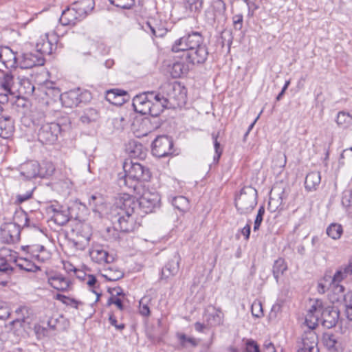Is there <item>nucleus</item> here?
Masks as SVG:
<instances>
[{
	"instance_id": "nucleus-36",
	"label": "nucleus",
	"mask_w": 352,
	"mask_h": 352,
	"mask_svg": "<svg viewBox=\"0 0 352 352\" xmlns=\"http://www.w3.org/2000/svg\"><path fill=\"white\" fill-rule=\"evenodd\" d=\"M287 269V266L283 258H279L275 261L273 265L272 272L276 282L278 281L279 276L283 274L284 272L286 271Z\"/></svg>"
},
{
	"instance_id": "nucleus-56",
	"label": "nucleus",
	"mask_w": 352,
	"mask_h": 352,
	"mask_svg": "<svg viewBox=\"0 0 352 352\" xmlns=\"http://www.w3.org/2000/svg\"><path fill=\"white\" fill-rule=\"evenodd\" d=\"M145 298H143L140 301V313L144 316H148L150 315V309L146 304L144 303Z\"/></svg>"
},
{
	"instance_id": "nucleus-2",
	"label": "nucleus",
	"mask_w": 352,
	"mask_h": 352,
	"mask_svg": "<svg viewBox=\"0 0 352 352\" xmlns=\"http://www.w3.org/2000/svg\"><path fill=\"white\" fill-rule=\"evenodd\" d=\"M172 99L176 100L175 96L169 95V98H165L154 91L145 92L134 97L133 106L137 112L142 115L148 114L155 119L164 108L168 107Z\"/></svg>"
},
{
	"instance_id": "nucleus-48",
	"label": "nucleus",
	"mask_w": 352,
	"mask_h": 352,
	"mask_svg": "<svg viewBox=\"0 0 352 352\" xmlns=\"http://www.w3.org/2000/svg\"><path fill=\"white\" fill-rule=\"evenodd\" d=\"M110 3L122 9H130L135 3V0H109Z\"/></svg>"
},
{
	"instance_id": "nucleus-60",
	"label": "nucleus",
	"mask_w": 352,
	"mask_h": 352,
	"mask_svg": "<svg viewBox=\"0 0 352 352\" xmlns=\"http://www.w3.org/2000/svg\"><path fill=\"white\" fill-rule=\"evenodd\" d=\"M109 322L111 325L114 326L116 329L119 331H122L124 329L125 325L123 323H121L120 324H118L117 320L113 314H111L109 318Z\"/></svg>"
},
{
	"instance_id": "nucleus-37",
	"label": "nucleus",
	"mask_w": 352,
	"mask_h": 352,
	"mask_svg": "<svg viewBox=\"0 0 352 352\" xmlns=\"http://www.w3.org/2000/svg\"><path fill=\"white\" fill-rule=\"evenodd\" d=\"M337 124L343 129L347 128L352 122V116L345 111L338 112L336 118Z\"/></svg>"
},
{
	"instance_id": "nucleus-62",
	"label": "nucleus",
	"mask_w": 352,
	"mask_h": 352,
	"mask_svg": "<svg viewBox=\"0 0 352 352\" xmlns=\"http://www.w3.org/2000/svg\"><path fill=\"white\" fill-rule=\"evenodd\" d=\"M346 276H344V273L340 268L338 270L336 271L335 274L333 276L332 282L333 283H340L344 278H346Z\"/></svg>"
},
{
	"instance_id": "nucleus-58",
	"label": "nucleus",
	"mask_w": 352,
	"mask_h": 352,
	"mask_svg": "<svg viewBox=\"0 0 352 352\" xmlns=\"http://www.w3.org/2000/svg\"><path fill=\"white\" fill-rule=\"evenodd\" d=\"M251 232V220H248L247 224L241 230V233L244 236L245 240L250 239Z\"/></svg>"
},
{
	"instance_id": "nucleus-57",
	"label": "nucleus",
	"mask_w": 352,
	"mask_h": 352,
	"mask_svg": "<svg viewBox=\"0 0 352 352\" xmlns=\"http://www.w3.org/2000/svg\"><path fill=\"white\" fill-rule=\"evenodd\" d=\"M33 189L30 191L27 192L25 194H19L16 195V201L19 204H21L32 197Z\"/></svg>"
},
{
	"instance_id": "nucleus-14",
	"label": "nucleus",
	"mask_w": 352,
	"mask_h": 352,
	"mask_svg": "<svg viewBox=\"0 0 352 352\" xmlns=\"http://www.w3.org/2000/svg\"><path fill=\"white\" fill-rule=\"evenodd\" d=\"M322 342L327 349L331 352H342L344 349L342 338L338 335L325 333L322 336Z\"/></svg>"
},
{
	"instance_id": "nucleus-17",
	"label": "nucleus",
	"mask_w": 352,
	"mask_h": 352,
	"mask_svg": "<svg viewBox=\"0 0 352 352\" xmlns=\"http://www.w3.org/2000/svg\"><path fill=\"white\" fill-rule=\"evenodd\" d=\"M45 39H43L42 42H39L36 44V51L42 54H52L53 52L56 49L57 37L54 34L50 35L49 34H45Z\"/></svg>"
},
{
	"instance_id": "nucleus-22",
	"label": "nucleus",
	"mask_w": 352,
	"mask_h": 352,
	"mask_svg": "<svg viewBox=\"0 0 352 352\" xmlns=\"http://www.w3.org/2000/svg\"><path fill=\"white\" fill-rule=\"evenodd\" d=\"M175 338L178 342V349H189L190 348H196L199 345V340L193 337L188 336L182 332L175 333Z\"/></svg>"
},
{
	"instance_id": "nucleus-64",
	"label": "nucleus",
	"mask_w": 352,
	"mask_h": 352,
	"mask_svg": "<svg viewBox=\"0 0 352 352\" xmlns=\"http://www.w3.org/2000/svg\"><path fill=\"white\" fill-rule=\"evenodd\" d=\"M340 269L344 273V276L347 277L348 276L351 275L352 274V262L349 263L346 265L341 267Z\"/></svg>"
},
{
	"instance_id": "nucleus-5",
	"label": "nucleus",
	"mask_w": 352,
	"mask_h": 352,
	"mask_svg": "<svg viewBox=\"0 0 352 352\" xmlns=\"http://www.w3.org/2000/svg\"><path fill=\"white\" fill-rule=\"evenodd\" d=\"M35 131H36L37 139L41 143L52 145L58 140L62 129L58 123L50 122L35 129Z\"/></svg>"
},
{
	"instance_id": "nucleus-4",
	"label": "nucleus",
	"mask_w": 352,
	"mask_h": 352,
	"mask_svg": "<svg viewBox=\"0 0 352 352\" xmlns=\"http://www.w3.org/2000/svg\"><path fill=\"white\" fill-rule=\"evenodd\" d=\"M257 204V190L249 186L243 187L236 195L234 205L240 214L250 213Z\"/></svg>"
},
{
	"instance_id": "nucleus-43",
	"label": "nucleus",
	"mask_w": 352,
	"mask_h": 352,
	"mask_svg": "<svg viewBox=\"0 0 352 352\" xmlns=\"http://www.w3.org/2000/svg\"><path fill=\"white\" fill-rule=\"evenodd\" d=\"M126 95H127V93L124 90L118 89H111L107 91L106 99L109 102L117 104L118 102L115 101V100L118 97L124 96Z\"/></svg>"
},
{
	"instance_id": "nucleus-44",
	"label": "nucleus",
	"mask_w": 352,
	"mask_h": 352,
	"mask_svg": "<svg viewBox=\"0 0 352 352\" xmlns=\"http://www.w3.org/2000/svg\"><path fill=\"white\" fill-rule=\"evenodd\" d=\"M188 68L183 63L177 62L173 65L171 75L173 78H179L182 75L186 74Z\"/></svg>"
},
{
	"instance_id": "nucleus-47",
	"label": "nucleus",
	"mask_w": 352,
	"mask_h": 352,
	"mask_svg": "<svg viewBox=\"0 0 352 352\" xmlns=\"http://www.w3.org/2000/svg\"><path fill=\"white\" fill-rule=\"evenodd\" d=\"M252 314L254 317L260 318L263 316L262 303L260 300H254L251 306Z\"/></svg>"
},
{
	"instance_id": "nucleus-8",
	"label": "nucleus",
	"mask_w": 352,
	"mask_h": 352,
	"mask_svg": "<svg viewBox=\"0 0 352 352\" xmlns=\"http://www.w3.org/2000/svg\"><path fill=\"white\" fill-rule=\"evenodd\" d=\"M309 329L302 336V340L299 343L298 352H319L318 347V336L314 331L316 323L308 324Z\"/></svg>"
},
{
	"instance_id": "nucleus-53",
	"label": "nucleus",
	"mask_w": 352,
	"mask_h": 352,
	"mask_svg": "<svg viewBox=\"0 0 352 352\" xmlns=\"http://www.w3.org/2000/svg\"><path fill=\"white\" fill-rule=\"evenodd\" d=\"M133 144L134 145V149H131V147H132L131 143H130L129 147L128 149L129 150L131 156L132 157L135 158L140 155V154L142 153V145L141 144H138L135 142H133Z\"/></svg>"
},
{
	"instance_id": "nucleus-3",
	"label": "nucleus",
	"mask_w": 352,
	"mask_h": 352,
	"mask_svg": "<svg viewBox=\"0 0 352 352\" xmlns=\"http://www.w3.org/2000/svg\"><path fill=\"white\" fill-rule=\"evenodd\" d=\"M124 174L118 178V185L125 187L131 192L139 194L140 182H148L151 177L150 170L133 160H126L123 164Z\"/></svg>"
},
{
	"instance_id": "nucleus-42",
	"label": "nucleus",
	"mask_w": 352,
	"mask_h": 352,
	"mask_svg": "<svg viewBox=\"0 0 352 352\" xmlns=\"http://www.w3.org/2000/svg\"><path fill=\"white\" fill-rule=\"evenodd\" d=\"M343 230L340 224L332 223L327 228V234L333 239H338L340 238Z\"/></svg>"
},
{
	"instance_id": "nucleus-49",
	"label": "nucleus",
	"mask_w": 352,
	"mask_h": 352,
	"mask_svg": "<svg viewBox=\"0 0 352 352\" xmlns=\"http://www.w3.org/2000/svg\"><path fill=\"white\" fill-rule=\"evenodd\" d=\"M264 214H265V208L263 206H261L258 210L257 214L256 216V219L254 222L253 230L254 232L259 230L261 223L263 220Z\"/></svg>"
},
{
	"instance_id": "nucleus-28",
	"label": "nucleus",
	"mask_w": 352,
	"mask_h": 352,
	"mask_svg": "<svg viewBox=\"0 0 352 352\" xmlns=\"http://www.w3.org/2000/svg\"><path fill=\"white\" fill-rule=\"evenodd\" d=\"M70 208L63 207L56 214H53L52 219L60 226L66 225L71 219Z\"/></svg>"
},
{
	"instance_id": "nucleus-63",
	"label": "nucleus",
	"mask_w": 352,
	"mask_h": 352,
	"mask_svg": "<svg viewBox=\"0 0 352 352\" xmlns=\"http://www.w3.org/2000/svg\"><path fill=\"white\" fill-rule=\"evenodd\" d=\"M108 292L111 294V296L119 297L120 296H124L123 290L121 287H113L109 288Z\"/></svg>"
},
{
	"instance_id": "nucleus-18",
	"label": "nucleus",
	"mask_w": 352,
	"mask_h": 352,
	"mask_svg": "<svg viewBox=\"0 0 352 352\" xmlns=\"http://www.w3.org/2000/svg\"><path fill=\"white\" fill-rule=\"evenodd\" d=\"M82 20V18L73 5L70 7H67L62 12L61 16L59 19L60 23L63 25H74Z\"/></svg>"
},
{
	"instance_id": "nucleus-27",
	"label": "nucleus",
	"mask_w": 352,
	"mask_h": 352,
	"mask_svg": "<svg viewBox=\"0 0 352 352\" xmlns=\"http://www.w3.org/2000/svg\"><path fill=\"white\" fill-rule=\"evenodd\" d=\"M183 6L186 15L199 12L203 7V0H183Z\"/></svg>"
},
{
	"instance_id": "nucleus-46",
	"label": "nucleus",
	"mask_w": 352,
	"mask_h": 352,
	"mask_svg": "<svg viewBox=\"0 0 352 352\" xmlns=\"http://www.w3.org/2000/svg\"><path fill=\"white\" fill-rule=\"evenodd\" d=\"M171 49L173 52H184V54H185L186 52H188V44L184 41V36L181 37L179 39H177L172 45Z\"/></svg>"
},
{
	"instance_id": "nucleus-33",
	"label": "nucleus",
	"mask_w": 352,
	"mask_h": 352,
	"mask_svg": "<svg viewBox=\"0 0 352 352\" xmlns=\"http://www.w3.org/2000/svg\"><path fill=\"white\" fill-rule=\"evenodd\" d=\"M2 58L1 63H3L6 67H15L17 64V58L16 54L8 47H4V52Z\"/></svg>"
},
{
	"instance_id": "nucleus-12",
	"label": "nucleus",
	"mask_w": 352,
	"mask_h": 352,
	"mask_svg": "<svg viewBox=\"0 0 352 352\" xmlns=\"http://www.w3.org/2000/svg\"><path fill=\"white\" fill-rule=\"evenodd\" d=\"M1 87L4 91L10 94V96L13 98H17L18 105L24 106V98L20 97L18 94V87L15 82L13 75L10 72L4 74L2 80H1Z\"/></svg>"
},
{
	"instance_id": "nucleus-51",
	"label": "nucleus",
	"mask_w": 352,
	"mask_h": 352,
	"mask_svg": "<svg viewBox=\"0 0 352 352\" xmlns=\"http://www.w3.org/2000/svg\"><path fill=\"white\" fill-rule=\"evenodd\" d=\"M245 352H261L259 345L252 339L245 341Z\"/></svg>"
},
{
	"instance_id": "nucleus-24",
	"label": "nucleus",
	"mask_w": 352,
	"mask_h": 352,
	"mask_svg": "<svg viewBox=\"0 0 352 352\" xmlns=\"http://www.w3.org/2000/svg\"><path fill=\"white\" fill-rule=\"evenodd\" d=\"M90 256L91 259L98 263H110L113 261V257L109 255L108 252L104 250L102 247H96L90 252Z\"/></svg>"
},
{
	"instance_id": "nucleus-31",
	"label": "nucleus",
	"mask_w": 352,
	"mask_h": 352,
	"mask_svg": "<svg viewBox=\"0 0 352 352\" xmlns=\"http://www.w3.org/2000/svg\"><path fill=\"white\" fill-rule=\"evenodd\" d=\"M214 12V21H224L226 19L225 14L226 10V5L223 0H214L212 4Z\"/></svg>"
},
{
	"instance_id": "nucleus-38",
	"label": "nucleus",
	"mask_w": 352,
	"mask_h": 352,
	"mask_svg": "<svg viewBox=\"0 0 352 352\" xmlns=\"http://www.w3.org/2000/svg\"><path fill=\"white\" fill-rule=\"evenodd\" d=\"M172 204L175 208L182 212H186L189 209V201L184 196L174 197Z\"/></svg>"
},
{
	"instance_id": "nucleus-25",
	"label": "nucleus",
	"mask_w": 352,
	"mask_h": 352,
	"mask_svg": "<svg viewBox=\"0 0 352 352\" xmlns=\"http://www.w3.org/2000/svg\"><path fill=\"white\" fill-rule=\"evenodd\" d=\"M179 256L175 255L162 270V278H168L176 275L179 271Z\"/></svg>"
},
{
	"instance_id": "nucleus-23",
	"label": "nucleus",
	"mask_w": 352,
	"mask_h": 352,
	"mask_svg": "<svg viewBox=\"0 0 352 352\" xmlns=\"http://www.w3.org/2000/svg\"><path fill=\"white\" fill-rule=\"evenodd\" d=\"M83 20L94 8V0H80L72 3Z\"/></svg>"
},
{
	"instance_id": "nucleus-32",
	"label": "nucleus",
	"mask_w": 352,
	"mask_h": 352,
	"mask_svg": "<svg viewBox=\"0 0 352 352\" xmlns=\"http://www.w3.org/2000/svg\"><path fill=\"white\" fill-rule=\"evenodd\" d=\"M17 219H19V223L23 221H24L23 224L21 226V229L34 228L41 231V229L34 223L30 221L26 212L23 211L16 212L14 216V220L16 221Z\"/></svg>"
},
{
	"instance_id": "nucleus-59",
	"label": "nucleus",
	"mask_w": 352,
	"mask_h": 352,
	"mask_svg": "<svg viewBox=\"0 0 352 352\" xmlns=\"http://www.w3.org/2000/svg\"><path fill=\"white\" fill-rule=\"evenodd\" d=\"M14 99L17 100V98H13L12 96H10L9 93H7L6 91H3L0 93V103L2 104H4L10 100H13Z\"/></svg>"
},
{
	"instance_id": "nucleus-1",
	"label": "nucleus",
	"mask_w": 352,
	"mask_h": 352,
	"mask_svg": "<svg viewBox=\"0 0 352 352\" xmlns=\"http://www.w3.org/2000/svg\"><path fill=\"white\" fill-rule=\"evenodd\" d=\"M138 206V200L129 193L119 197L111 211V221L116 229L123 232H130L134 230L135 223L133 214Z\"/></svg>"
},
{
	"instance_id": "nucleus-34",
	"label": "nucleus",
	"mask_w": 352,
	"mask_h": 352,
	"mask_svg": "<svg viewBox=\"0 0 352 352\" xmlns=\"http://www.w3.org/2000/svg\"><path fill=\"white\" fill-rule=\"evenodd\" d=\"M30 118L35 129H38L42 125H44L47 122L45 120V114L41 110L35 109L32 111Z\"/></svg>"
},
{
	"instance_id": "nucleus-29",
	"label": "nucleus",
	"mask_w": 352,
	"mask_h": 352,
	"mask_svg": "<svg viewBox=\"0 0 352 352\" xmlns=\"http://www.w3.org/2000/svg\"><path fill=\"white\" fill-rule=\"evenodd\" d=\"M99 118V111L96 109L89 107L83 111L80 120L84 124H90L96 122Z\"/></svg>"
},
{
	"instance_id": "nucleus-21",
	"label": "nucleus",
	"mask_w": 352,
	"mask_h": 352,
	"mask_svg": "<svg viewBox=\"0 0 352 352\" xmlns=\"http://www.w3.org/2000/svg\"><path fill=\"white\" fill-rule=\"evenodd\" d=\"M324 307L322 306V302L319 300H316L314 303L309 308L306 317L305 322L307 325H312L313 322L317 323L318 320L319 315L321 316L322 311L324 310ZM318 324H316V326Z\"/></svg>"
},
{
	"instance_id": "nucleus-61",
	"label": "nucleus",
	"mask_w": 352,
	"mask_h": 352,
	"mask_svg": "<svg viewBox=\"0 0 352 352\" xmlns=\"http://www.w3.org/2000/svg\"><path fill=\"white\" fill-rule=\"evenodd\" d=\"M146 26L149 28L151 34L155 36V37H160V36H163V32H162L163 30L158 28L157 30L151 25V23L150 22H147L146 23Z\"/></svg>"
},
{
	"instance_id": "nucleus-52",
	"label": "nucleus",
	"mask_w": 352,
	"mask_h": 352,
	"mask_svg": "<svg viewBox=\"0 0 352 352\" xmlns=\"http://www.w3.org/2000/svg\"><path fill=\"white\" fill-rule=\"evenodd\" d=\"M102 204V197L99 195H93L89 199V206L94 211L97 210V207Z\"/></svg>"
},
{
	"instance_id": "nucleus-26",
	"label": "nucleus",
	"mask_w": 352,
	"mask_h": 352,
	"mask_svg": "<svg viewBox=\"0 0 352 352\" xmlns=\"http://www.w3.org/2000/svg\"><path fill=\"white\" fill-rule=\"evenodd\" d=\"M320 182V173L319 171H311L305 177V187L307 191L316 190Z\"/></svg>"
},
{
	"instance_id": "nucleus-11",
	"label": "nucleus",
	"mask_w": 352,
	"mask_h": 352,
	"mask_svg": "<svg viewBox=\"0 0 352 352\" xmlns=\"http://www.w3.org/2000/svg\"><path fill=\"white\" fill-rule=\"evenodd\" d=\"M140 208L144 213H151L160 207V196L157 192L145 191L138 201Z\"/></svg>"
},
{
	"instance_id": "nucleus-54",
	"label": "nucleus",
	"mask_w": 352,
	"mask_h": 352,
	"mask_svg": "<svg viewBox=\"0 0 352 352\" xmlns=\"http://www.w3.org/2000/svg\"><path fill=\"white\" fill-rule=\"evenodd\" d=\"M113 304L116 305L120 311L124 309L122 300L119 297L111 296L108 299L107 305L110 306Z\"/></svg>"
},
{
	"instance_id": "nucleus-6",
	"label": "nucleus",
	"mask_w": 352,
	"mask_h": 352,
	"mask_svg": "<svg viewBox=\"0 0 352 352\" xmlns=\"http://www.w3.org/2000/svg\"><path fill=\"white\" fill-rule=\"evenodd\" d=\"M18 170L20 175L26 180H31L36 177H44L46 175H52L54 168L43 171L40 164L36 161H28L21 164Z\"/></svg>"
},
{
	"instance_id": "nucleus-15",
	"label": "nucleus",
	"mask_w": 352,
	"mask_h": 352,
	"mask_svg": "<svg viewBox=\"0 0 352 352\" xmlns=\"http://www.w3.org/2000/svg\"><path fill=\"white\" fill-rule=\"evenodd\" d=\"M45 59L38 52L25 53L21 56L19 65L23 69H30L36 66L43 65Z\"/></svg>"
},
{
	"instance_id": "nucleus-55",
	"label": "nucleus",
	"mask_w": 352,
	"mask_h": 352,
	"mask_svg": "<svg viewBox=\"0 0 352 352\" xmlns=\"http://www.w3.org/2000/svg\"><path fill=\"white\" fill-rule=\"evenodd\" d=\"M10 315V309L6 305L0 303V320H5L9 318Z\"/></svg>"
},
{
	"instance_id": "nucleus-50",
	"label": "nucleus",
	"mask_w": 352,
	"mask_h": 352,
	"mask_svg": "<svg viewBox=\"0 0 352 352\" xmlns=\"http://www.w3.org/2000/svg\"><path fill=\"white\" fill-rule=\"evenodd\" d=\"M233 28L236 31H240L243 25V16L242 14H234L232 18Z\"/></svg>"
},
{
	"instance_id": "nucleus-10",
	"label": "nucleus",
	"mask_w": 352,
	"mask_h": 352,
	"mask_svg": "<svg viewBox=\"0 0 352 352\" xmlns=\"http://www.w3.org/2000/svg\"><path fill=\"white\" fill-rule=\"evenodd\" d=\"M21 225L19 219L14 222L5 223L0 228L1 240L6 243H14L20 239Z\"/></svg>"
},
{
	"instance_id": "nucleus-40",
	"label": "nucleus",
	"mask_w": 352,
	"mask_h": 352,
	"mask_svg": "<svg viewBox=\"0 0 352 352\" xmlns=\"http://www.w3.org/2000/svg\"><path fill=\"white\" fill-rule=\"evenodd\" d=\"M343 303L345 307V314L349 320H352V291L346 292L343 296Z\"/></svg>"
},
{
	"instance_id": "nucleus-13",
	"label": "nucleus",
	"mask_w": 352,
	"mask_h": 352,
	"mask_svg": "<svg viewBox=\"0 0 352 352\" xmlns=\"http://www.w3.org/2000/svg\"><path fill=\"white\" fill-rule=\"evenodd\" d=\"M208 55V48L205 45H201L186 52L184 56L188 63L195 65L204 63L207 60Z\"/></svg>"
},
{
	"instance_id": "nucleus-30",
	"label": "nucleus",
	"mask_w": 352,
	"mask_h": 352,
	"mask_svg": "<svg viewBox=\"0 0 352 352\" xmlns=\"http://www.w3.org/2000/svg\"><path fill=\"white\" fill-rule=\"evenodd\" d=\"M184 41L187 43L188 51L202 45L203 37L198 32H192L190 34L184 36Z\"/></svg>"
},
{
	"instance_id": "nucleus-35",
	"label": "nucleus",
	"mask_w": 352,
	"mask_h": 352,
	"mask_svg": "<svg viewBox=\"0 0 352 352\" xmlns=\"http://www.w3.org/2000/svg\"><path fill=\"white\" fill-rule=\"evenodd\" d=\"M13 271V268L3 257H0V285L5 284L6 276L10 275Z\"/></svg>"
},
{
	"instance_id": "nucleus-9",
	"label": "nucleus",
	"mask_w": 352,
	"mask_h": 352,
	"mask_svg": "<svg viewBox=\"0 0 352 352\" xmlns=\"http://www.w3.org/2000/svg\"><path fill=\"white\" fill-rule=\"evenodd\" d=\"M173 141L167 135L157 136L152 143V153L160 158L173 153Z\"/></svg>"
},
{
	"instance_id": "nucleus-45",
	"label": "nucleus",
	"mask_w": 352,
	"mask_h": 352,
	"mask_svg": "<svg viewBox=\"0 0 352 352\" xmlns=\"http://www.w3.org/2000/svg\"><path fill=\"white\" fill-rule=\"evenodd\" d=\"M103 277L109 281H116L124 276V273L119 270H115L114 271L110 267L106 270V273L102 274Z\"/></svg>"
},
{
	"instance_id": "nucleus-41",
	"label": "nucleus",
	"mask_w": 352,
	"mask_h": 352,
	"mask_svg": "<svg viewBox=\"0 0 352 352\" xmlns=\"http://www.w3.org/2000/svg\"><path fill=\"white\" fill-rule=\"evenodd\" d=\"M55 298L58 300H60L64 305L67 306H71L75 309H78V305H82V302L78 301L74 298H70L69 296H66L63 294H57L55 296Z\"/></svg>"
},
{
	"instance_id": "nucleus-7",
	"label": "nucleus",
	"mask_w": 352,
	"mask_h": 352,
	"mask_svg": "<svg viewBox=\"0 0 352 352\" xmlns=\"http://www.w3.org/2000/svg\"><path fill=\"white\" fill-rule=\"evenodd\" d=\"M91 98V93L89 91H82L80 88L70 90L60 96L63 104L70 108L77 107L80 103L87 102Z\"/></svg>"
},
{
	"instance_id": "nucleus-20",
	"label": "nucleus",
	"mask_w": 352,
	"mask_h": 352,
	"mask_svg": "<svg viewBox=\"0 0 352 352\" xmlns=\"http://www.w3.org/2000/svg\"><path fill=\"white\" fill-rule=\"evenodd\" d=\"M14 132V122L10 116L0 118V137L8 139Z\"/></svg>"
},
{
	"instance_id": "nucleus-39",
	"label": "nucleus",
	"mask_w": 352,
	"mask_h": 352,
	"mask_svg": "<svg viewBox=\"0 0 352 352\" xmlns=\"http://www.w3.org/2000/svg\"><path fill=\"white\" fill-rule=\"evenodd\" d=\"M16 265L20 269L26 272H36L40 270L39 267L26 258H19L16 261Z\"/></svg>"
},
{
	"instance_id": "nucleus-16",
	"label": "nucleus",
	"mask_w": 352,
	"mask_h": 352,
	"mask_svg": "<svg viewBox=\"0 0 352 352\" xmlns=\"http://www.w3.org/2000/svg\"><path fill=\"white\" fill-rule=\"evenodd\" d=\"M322 325L331 329L335 327L340 318V311L334 306H328L324 309L321 314Z\"/></svg>"
},
{
	"instance_id": "nucleus-19",
	"label": "nucleus",
	"mask_w": 352,
	"mask_h": 352,
	"mask_svg": "<svg viewBox=\"0 0 352 352\" xmlns=\"http://www.w3.org/2000/svg\"><path fill=\"white\" fill-rule=\"evenodd\" d=\"M47 282L53 288L60 292L67 291L72 285L71 280L60 274L49 276Z\"/></svg>"
}]
</instances>
